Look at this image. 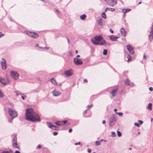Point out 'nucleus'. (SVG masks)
I'll return each instance as SVG.
<instances>
[{
  "label": "nucleus",
  "mask_w": 153,
  "mask_h": 153,
  "mask_svg": "<svg viewBox=\"0 0 153 153\" xmlns=\"http://www.w3.org/2000/svg\"><path fill=\"white\" fill-rule=\"evenodd\" d=\"M41 145H39L37 146V147H36V148L37 149H38V148H39V149H40L41 148Z\"/></svg>",
  "instance_id": "8fccbe9b"
},
{
  "label": "nucleus",
  "mask_w": 153,
  "mask_h": 153,
  "mask_svg": "<svg viewBox=\"0 0 153 153\" xmlns=\"http://www.w3.org/2000/svg\"><path fill=\"white\" fill-rule=\"evenodd\" d=\"M53 134L55 136L58 133L56 132H54Z\"/></svg>",
  "instance_id": "49530a36"
},
{
  "label": "nucleus",
  "mask_w": 153,
  "mask_h": 153,
  "mask_svg": "<svg viewBox=\"0 0 153 153\" xmlns=\"http://www.w3.org/2000/svg\"><path fill=\"white\" fill-rule=\"evenodd\" d=\"M40 48H45L46 50H48L49 49V48L48 47H45V48L43 47H40Z\"/></svg>",
  "instance_id": "a18cd8bd"
},
{
  "label": "nucleus",
  "mask_w": 153,
  "mask_h": 153,
  "mask_svg": "<svg viewBox=\"0 0 153 153\" xmlns=\"http://www.w3.org/2000/svg\"><path fill=\"white\" fill-rule=\"evenodd\" d=\"M103 140H103V139H101V140L100 141H100V143H101V142L103 141Z\"/></svg>",
  "instance_id": "e2e57ef3"
},
{
  "label": "nucleus",
  "mask_w": 153,
  "mask_h": 153,
  "mask_svg": "<svg viewBox=\"0 0 153 153\" xmlns=\"http://www.w3.org/2000/svg\"><path fill=\"white\" fill-rule=\"evenodd\" d=\"M84 81L85 82H88L87 80L86 79H84Z\"/></svg>",
  "instance_id": "bf43d9fd"
},
{
  "label": "nucleus",
  "mask_w": 153,
  "mask_h": 153,
  "mask_svg": "<svg viewBox=\"0 0 153 153\" xmlns=\"http://www.w3.org/2000/svg\"><path fill=\"white\" fill-rule=\"evenodd\" d=\"M4 34L3 33L1 32H0V38L2 37Z\"/></svg>",
  "instance_id": "79ce46f5"
},
{
  "label": "nucleus",
  "mask_w": 153,
  "mask_h": 153,
  "mask_svg": "<svg viewBox=\"0 0 153 153\" xmlns=\"http://www.w3.org/2000/svg\"><path fill=\"white\" fill-rule=\"evenodd\" d=\"M67 40L68 43H69V40L68 38H67Z\"/></svg>",
  "instance_id": "69168bd1"
},
{
  "label": "nucleus",
  "mask_w": 153,
  "mask_h": 153,
  "mask_svg": "<svg viewBox=\"0 0 153 153\" xmlns=\"http://www.w3.org/2000/svg\"><path fill=\"white\" fill-rule=\"evenodd\" d=\"M116 114H118L119 116H121L123 114V113L122 112H115Z\"/></svg>",
  "instance_id": "58836bf2"
},
{
  "label": "nucleus",
  "mask_w": 153,
  "mask_h": 153,
  "mask_svg": "<svg viewBox=\"0 0 153 153\" xmlns=\"http://www.w3.org/2000/svg\"><path fill=\"white\" fill-rule=\"evenodd\" d=\"M126 48L128 51L131 54H133L134 53L133 48L130 45H127L126 46Z\"/></svg>",
  "instance_id": "ddd939ff"
},
{
  "label": "nucleus",
  "mask_w": 153,
  "mask_h": 153,
  "mask_svg": "<svg viewBox=\"0 0 153 153\" xmlns=\"http://www.w3.org/2000/svg\"><path fill=\"white\" fill-rule=\"evenodd\" d=\"M64 74L66 77H68L73 74L72 70L70 69L64 72Z\"/></svg>",
  "instance_id": "1a4fd4ad"
},
{
  "label": "nucleus",
  "mask_w": 153,
  "mask_h": 153,
  "mask_svg": "<svg viewBox=\"0 0 153 153\" xmlns=\"http://www.w3.org/2000/svg\"><path fill=\"white\" fill-rule=\"evenodd\" d=\"M97 21L99 25L100 26H102V19L100 17L98 18Z\"/></svg>",
  "instance_id": "f3484780"
},
{
  "label": "nucleus",
  "mask_w": 153,
  "mask_h": 153,
  "mask_svg": "<svg viewBox=\"0 0 153 153\" xmlns=\"http://www.w3.org/2000/svg\"><path fill=\"white\" fill-rule=\"evenodd\" d=\"M138 122L141 124H142L143 123V121L141 120H138Z\"/></svg>",
  "instance_id": "603ef678"
},
{
  "label": "nucleus",
  "mask_w": 153,
  "mask_h": 153,
  "mask_svg": "<svg viewBox=\"0 0 153 153\" xmlns=\"http://www.w3.org/2000/svg\"><path fill=\"white\" fill-rule=\"evenodd\" d=\"M120 31L122 36L125 37L126 36V31L124 28H122L120 30Z\"/></svg>",
  "instance_id": "dca6fc26"
},
{
  "label": "nucleus",
  "mask_w": 153,
  "mask_h": 153,
  "mask_svg": "<svg viewBox=\"0 0 153 153\" xmlns=\"http://www.w3.org/2000/svg\"><path fill=\"white\" fill-rule=\"evenodd\" d=\"M131 10V9L129 8H127L126 9L123 8L122 9V11L124 13H126L127 12H129Z\"/></svg>",
  "instance_id": "5701e85b"
},
{
  "label": "nucleus",
  "mask_w": 153,
  "mask_h": 153,
  "mask_svg": "<svg viewBox=\"0 0 153 153\" xmlns=\"http://www.w3.org/2000/svg\"><path fill=\"white\" fill-rule=\"evenodd\" d=\"M117 135L118 137H120L122 135L120 131H117Z\"/></svg>",
  "instance_id": "e433bc0d"
},
{
  "label": "nucleus",
  "mask_w": 153,
  "mask_h": 153,
  "mask_svg": "<svg viewBox=\"0 0 153 153\" xmlns=\"http://www.w3.org/2000/svg\"><path fill=\"white\" fill-rule=\"evenodd\" d=\"M8 110L9 114L11 118V119L9 120L8 121L11 123L12 122L13 119L17 116L18 114L17 112L10 108H8Z\"/></svg>",
  "instance_id": "f03ea898"
},
{
  "label": "nucleus",
  "mask_w": 153,
  "mask_h": 153,
  "mask_svg": "<svg viewBox=\"0 0 153 153\" xmlns=\"http://www.w3.org/2000/svg\"><path fill=\"white\" fill-rule=\"evenodd\" d=\"M102 17L104 19L106 18V16L105 12H103L101 15Z\"/></svg>",
  "instance_id": "2f4dec72"
},
{
  "label": "nucleus",
  "mask_w": 153,
  "mask_h": 153,
  "mask_svg": "<svg viewBox=\"0 0 153 153\" xmlns=\"http://www.w3.org/2000/svg\"><path fill=\"white\" fill-rule=\"evenodd\" d=\"M39 46V45L38 44H37L36 45L35 47H38Z\"/></svg>",
  "instance_id": "338daca9"
},
{
  "label": "nucleus",
  "mask_w": 153,
  "mask_h": 153,
  "mask_svg": "<svg viewBox=\"0 0 153 153\" xmlns=\"http://www.w3.org/2000/svg\"><path fill=\"white\" fill-rule=\"evenodd\" d=\"M111 88H112V89L110 93L113 97H114L115 96L117 91L118 89V87L115 86L113 87H111Z\"/></svg>",
  "instance_id": "423d86ee"
},
{
  "label": "nucleus",
  "mask_w": 153,
  "mask_h": 153,
  "mask_svg": "<svg viewBox=\"0 0 153 153\" xmlns=\"http://www.w3.org/2000/svg\"><path fill=\"white\" fill-rule=\"evenodd\" d=\"M108 4L110 6L113 7L117 3V0H105Z\"/></svg>",
  "instance_id": "0eeeda50"
},
{
  "label": "nucleus",
  "mask_w": 153,
  "mask_h": 153,
  "mask_svg": "<svg viewBox=\"0 0 153 153\" xmlns=\"http://www.w3.org/2000/svg\"><path fill=\"white\" fill-rule=\"evenodd\" d=\"M125 84L128 85H130V81L128 79H126L125 81Z\"/></svg>",
  "instance_id": "cd10ccee"
},
{
  "label": "nucleus",
  "mask_w": 153,
  "mask_h": 153,
  "mask_svg": "<svg viewBox=\"0 0 153 153\" xmlns=\"http://www.w3.org/2000/svg\"><path fill=\"white\" fill-rule=\"evenodd\" d=\"M22 98L23 100H24L25 99V97L22 96Z\"/></svg>",
  "instance_id": "13d9d810"
},
{
  "label": "nucleus",
  "mask_w": 153,
  "mask_h": 153,
  "mask_svg": "<svg viewBox=\"0 0 153 153\" xmlns=\"http://www.w3.org/2000/svg\"><path fill=\"white\" fill-rule=\"evenodd\" d=\"M105 120H103L102 121V124H105Z\"/></svg>",
  "instance_id": "680f3d73"
},
{
  "label": "nucleus",
  "mask_w": 153,
  "mask_h": 153,
  "mask_svg": "<svg viewBox=\"0 0 153 153\" xmlns=\"http://www.w3.org/2000/svg\"><path fill=\"white\" fill-rule=\"evenodd\" d=\"M54 128H52L53 130H57L59 128V127H57L56 126V127H54Z\"/></svg>",
  "instance_id": "de8ad7c7"
},
{
  "label": "nucleus",
  "mask_w": 153,
  "mask_h": 153,
  "mask_svg": "<svg viewBox=\"0 0 153 153\" xmlns=\"http://www.w3.org/2000/svg\"><path fill=\"white\" fill-rule=\"evenodd\" d=\"M110 31L111 33H113L114 32V31L111 29H110Z\"/></svg>",
  "instance_id": "5fc2aeb1"
},
{
  "label": "nucleus",
  "mask_w": 153,
  "mask_h": 153,
  "mask_svg": "<svg viewBox=\"0 0 153 153\" xmlns=\"http://www.w3.org/2000/svg\"><path fill=\"white\" fill-rule=\"evenodd\" d=\"M1 153H13V151L11 150H10L9 151H3Z\"/></svg>",
  "instance_id": "7c9ffc66"
},
{
  "label": "nucleus",
  "mask_w": 153,
  "mask_h": 153,
  "mask_svg": "<svg viewBox=\"0 0 153 153\" xmlns=\"http://www.w3.org/2000/svg\"><path fill=\"white\" fill-rule=\"evenodd\" d=\"M152 104L151 103H149L148 104L147 108L149 110L151 111L152 110Z\"/></svg>",
  "instance_id": "a878e982"
},
{
  "label": "nucleus",
  "mask_w": 153,
  "mask_h": 153,
  "mask_svg": "<svg viewBox=\"0 0 153 153\" xmlns=\"http://www.w3.org/2000/svg\"><path fill=\"white\" fill-rule=\"evenodd\" d=\"M13 136V138L12 140L13 143H17V135L16 134H14L12 135Z\"/></svg>",
  "instance_id": "6ab92c4d"
},
{
  "label": "nucleus",
  "mask_w": 153,
  "mask_h": 153,
  "mask_svg": "<svg viewBox=\"0 0 153 153\" xmlns=\"http://www.w3.org/2000/svg\"><path fill=\"white\" fill-rule=\"evenodd\" d=\"M53 95L54 96L57 97L61 94V93L60 91L54 90L52 92Z\"/></svg>",
  "instance_id": "4468645a"
},
{
  "label": "nucleus",
  "mask_w": 153,
  "mask_h": 153,
  "mask_svg": "<svg viewBox=\"0 0 153 153\" xmlns=\"http://www.w3.org/2000/svg\"><path fill=\"white\" fill-rule=\"evenodd\" d=\"M93 105L92 104L88 105L87 106V107L89 108H91L92 106Z\"/></svg>",
  "instance_id": "c03bdc74"
},
{
  "label": "nucleus",
  "mask_w": 153,
  "mask_h": 153,
  "mask_svg": "<svg viewBox=\"0 0 153 153\" xmlns=\"http://www.w3.org/2000/svg\"><path fill=\"white\" fill-rule=\"evenodd\" d=\"M25 118L28 121L32 122H40L41 119L39 115L33 111L32 108L27 109L26 111Z\"/></svg>",
  "instance_id": "f257e3e1"
},
{
  "label": "nucleus",
  "mask_w": 153,
  "mask_h": 153,
  "mask_svg": "<svg viewBox=\"0 0 153 153\" xmlns=\"http://www.w3.org/2000/svg\"><path fill=\"white\" fill-rule=\"evenodd\" d=\"M101 143L99 141H97L95 142V144L96 146H99L100 145Z\"/></svg>",
  "instance_id": "72a5a7b5"
},
{
  "label": "nucleus",
  "mask_w": 153,
  "mask_h": 153,
  "mask_svg": "<svg viewBox=\"0 0 153 153\" xmlns=\"http://www.w3.org/2000/svg\"><path fill=\"white\" fill-rule=\"evenodd\" d=\"M25 33L30 37L34 39H36L39 37V35L35 32H33L29 31H26Z\"/></svg>",
  "instance_id": "7ed1b4c3"
},
{
  "label": "nucleus",
  "mask_w": 153,
  "mask_h": 153,
  "mask_svg": "<svg viewBox=\"0 0 153 153\" xmlns=\"http://www.w3.org/2000/svg\"><path fill=\"white\" fill-rule=\"evenodd\" d=\"M15 92L16 94V95L17 96H18L19 94L22 95L23 94L22 93H21L18 91H15Z\"/></svg>",
  "instance_id": "473e14b6"
},
{
  "label": "nucleus",
  "mask_w": 153,
  "mask_h": 153,
  "mask_svg": "<svg viewBox=\"0 0 153 153\" xmlns=\"http://www.w3.org/2000/svg\"><path fill=\"white\" fill-rule=\"evenodd\" d=\"M55 124L57 126H60L62 125V122L61 121H57L55 123Z\"/></svg>",
  "instance_id": "bb28decb"
},
{
  "label": "nucleus",
  "mask_w": 153,
  "mask_h": 153,
  "mask_svg": "<svg viewBox=\"0 0 153 153\" xmlns=\"http://www.w3.org/2000/svg\"><path fill=\"white\" fill-rule=\"evenodd\" d=\"M46 124L48 127L50 128H52V127H56V126L53 125L50 122H47Z\"/></svg>",
  "instance_id": "412c9836"
},
{
  "label": "nucleus",
  "mask_w": 153,
  "mask_h": 153,
  "mask_svg": "<svg viewBox=\"0 0 153 153\" xmlns=\"http://www.w3.org/2000/svg\"><path fill=\"white\" fill-rule=\"evenodd\" d=\"M12 145L13 147L19 149L20 148L19 146L18 145L17 143H13Z\"/></svg>",
  "instance_id": "393cba45"
},
{
  "label": "nucleus",
  "mask_w": 153,
  "mask_h": 153,
  "mask_svg": "<svg viewBox=\"0 0 153 153\" xmlns=\"http://www.w3.org/2000/svg\"><path fill=\"white\" fill-rule=\"evenodd\" d=\"M51 82L54 85L56 84V80L53 78H52L51 79Z\"/></svg>",
  "instance_id": "c756f323"
},
{
  "label": "nucleus",
  "mask_w": 153,
  "mask_h": 153,
  "mask_svg": "<svg viewBox=\"0 0 153 153\" xmlns=\"http://www.w3.org/2000/svg\"><path fill=\"white\" fill-rule=\"evenodd\" d=\"M106 44V41L103 40V41L102 42H99V45H105Z\"/></svg>",
  "instance_id": "b1692460"
},
{
  "label": "nucleus",
  "mask_w": 153,
  "mask_h": 153,
  "mask_svg": "<svg viewBox=\"0 0 153 153\" xmlns=\"http://www.w3.org/2000/svg\"><path fill=\"white\" fill-rule=\"evenodd\" d=\"M91 150L90 149H88V153H90L91 152Z\"/></svg>",
  "instance_id": "3c124183"
},
{
  "label": "nucleus",
  "mask_w": 153,
  "mask_h": 153,
  "mask_svg": "<svg viewBox=\"0 0 153 153\" xmlns=\"http://www.w3.org/2000/svg\"><path fill=\"white\" fill-rule=\"evenodd\" d=\"M117 120V118L114 115H112L110 119L109 125L110 127H112L114 125Z\"/></svg>",
  "instance_id": "20e7f679"
},
{
  "label": "nucleus",
  "mask_w": 153,
  "mask_h": 153,
  "mask_svg": "<svg viewBox=\"0 0 153 153\" xmlns=\"http://www.w3.org/2000/svg\"><path fill=\"white\" fill-rule=\"evenodd\" d=\"M75 145H80L81 146H82V145H81V142H79L77 143H75V144H74Z\"/></svg>",
  "instance_id": "a19ab883"
},
{
  "label": "nucleus",
  "mask_w": 153,
  "mask_h": 153,
  "mask_svg": "<svg viewBox=\"0 0 153 153\" xmlns=\"http://www.w3.org/2000/svg\"><path fill=\"white\" fill-rule=\"evenodd\" d=\"M80 57V55H78L76 56V58L79 57Z\"/></svg>",
  "instance_id": "0e129e2a"
},
{
  "label": "nucleus",
  "mask_w": 153,
  "mask_h": 153,
  "mask_svg": "<svg viewBox=\"0 0 153 153\" xmlns=\"http://www.w3.org/2000/svg\"><path fill=\"white\" fill-rule=\"evenodd\" d=\"M108 10H110L111 12H113L115 10V9L113 8H110L107 7L105 9V12L107 11Z\"/></svg>",
  "instance_id": "4be33fe9"
},
{
  "label": "nucleus",
  "mask_w": 153,
  "mask_h": 153,
  "mask_svg": "<svg viewBox=\"0 0 153 153\" xmlns=\"http://www.w3.org/2000/svg\"><path fill=\"white\" fill-rule=\"evenodd\" d=\"M103 39L101 35H99L98 36H96L94 37V39L96 41L99 42L101 41Z\"/></svg>",
  "instance_id": "2eb2a0df"
},
{
  "label": "nucleus",
  "mask_w": 153,
  "mask_h": 153,
  "mask_svg": "<svg viewBox=\"0 0 153 153\" xmlns=\"http://www.w3.org/2000/svg\"><path fill=\"white\" fill-rule=\"evenodd\" d=\"M151 30L150 32V34L149 35V39L150 42H151L153 38V24L151 27Z\"/></svg>",
  "instance_id": "9b49d317"
},
{
  "label": "nucleus",
  "mask_w": 153,
  "mask_h": 153,
  "mask_svg": "<svg viewBox=\"0 0 153 153\" xmlns=\"http://www.w3.org/2000/svg\"><path fill=\"white\" fill-rule=\"evenodd\" d=\"M74 62L75 64L77 65H81L83 63L82 62L81 60L77 58H74Z\"/></svg>",
  "instance_id": "9d476101"
},
{
  "label": "nucleus",
  "mask_w": 153,
  "mask_h": 153,
  "mask_svg": "<svg viewBox=\"0 0 153 153\" xmlns=\"http://www.w3.org/2000/svg\"><path fill=\"white\" fill-rule=\"evenodd\" d=\"M1 64L2 68L3 70H5L7 68L6 64V61L4 58L2 59V61L1 62Z\"/></svg>",
  "instance_id": "f8f14e48"
},
{
  "label": "nucleus",
  "mask_w": 153,
  "mask_h": 153,
  "mask_svg": "<svg viewBox=\"0 0 153 153\" xmlns=\"http://www.w3.org/2000/svg\"><path fill=\"white\" fill-rule=\"evenodd\" d=\"M107 50L106 49H104L103 52V54L104 55H106L107 53Z\"/></svg>",
  "instance_id": "f704fd0d"
},
{
  "label": "nucleus",
  "mask_w": 153,
  "mask_h": 153,
  "mask_svg": "<svg viewBox=\"0 0 153 153\" xmlns=\"http://www.w3.org/2000/svg\"><path fill=\"white\" fill-rule=\"evenodd\" d=\"M86 15L85 14H83L80 16V18L81 20H84L86 17Z\"/></svg>",
  "instance_id": "c85d7f7f"
},
{
  "label": "nucleus",
  "mask_w": 153,
  "mask_h": 153,
  "mask_svg": "<svg viewBox=\"0 0 153 153\" xmlns=\"http://www.w3.org/2000/svg\"><path fill=\"white\" fill-rule=\"evenodd\" d=\"M0 82L3 85H6L9 83L10 80L8 78H4L0 76Z\"/></svg>",
  "instance_id": "39448f33"
},
{
  "label": "nucleus",
  "mask_w": 153,
  "mask_h": 153,
  "mask_svg": "<svg viewBox=\"0 0 153 153\" xmlns=\"http://www.w3.org/2000/svg\"><path fill=\"white\" fill-rule=\"evenodd\" d=\"M88 109V108L84 112H83V114H86L87 112V111Z\"/></svg>",
  "instance_id": "864d4df0"
},
{
  "label": "nucleus",
  "mask_w": 153,
  "mask_h": 153,
  "mask_svg": "<svg viewBox=\"0 0 153 153\" xmlns=\"http://www.w3.org/2000/svg\"><path fill=\"white\" fill-rule=\"evenodd\" d=\"M91 41L94 45H99V42L98 41H96L93 39H92Z\"/></svg>",
  "instance_id": "aec40b11"
},
{
  "label": "nucleus",
  "mask_w": 153,
  "mask_h": 153,
  "mask_svg": "<svg viewBox=\"0 0 153 153\" xmlns=\"http://www.w3.org/2000/svg\"><path fill=\"white\" fill-rule=\"evenodd\" d=\"M118 38H119L118 37L115 36L114 35H111L110 37V40L113 41H117V39Z\"/></svg>",
  "instance_id": "a211bd4d"
},
{
  "label": "nucleus",
  "mask_w": 153,
  "mask_h": 153,
  "mask_svg": "<svg viewBox=\"0 0 153 153\" xmlns=\"http://www.w3.org/2000/svg\"><path fill=\"white\" fill-rule=\"evenodd\" d=\"M15 153H20V152L18 150H16L15 151Z\"/></svg>",
  "instance_id": "4d7b16f0"
},
{
  "label": "nucleus",
  "mask_w": 153,
  "mask_h": 153,
  "mask_svg": "<svg viewBox=\"0 0 153 153\" xmlns=\"http://www.w3.org/2000/svg\"><path fill=\"white\" fill-rule=\"evenodd\" d=\"M149 89L150 91H152L153 90V88L152 87H149Z\"/></svg>",
  "instance_id": "09e8293b"
},
{
  "label": "nucleus",
  "mask_w": 153,
  "mask_h": 153,
  "mask_svg": "<svg viewBox=\"0 0 153 153\" xmlns=\"http://www.w3.org/2000/svg\"><path fill=\"white\" fill-rule=\"evenodd\" d=\"M72 130V128H70L69 130V133H71Z\"/></svg>",
  "instance_id": "6e6d98bb"
},
{
  "label": "nucleus",
  "mask_w": 153,
  "mask_h": 153,
  "mask_svg": "<svg viewBox=\"0 0 153 153\" xmlns=\"http://www.w3.org/2000/svg\"><path fill=\"white\" fill-rule=\"evenodd\" d=\"M10 74L13 78L15 80H16L19 78V74L16 72L10 71Z\"/></svg>",
  "instance_id": "6e6552de"
},
{
  "label": "nucleus",
  "mask_w": 153,
  "mask_h": 153,
  "mask_svg": "<svg viewBox=\"0 0 153 153\" xmlns=\"http://www.w3.org/2000/svg\"><path fill=\"white\" fill-rule=\"evenodd\" d=\"M127 58L128 59L127 62H128L129 60H130L131 59V56L129 55H127Z\"/></svg>",
  "instance_id": "c9c22d12"
},
{
  "label": "nucleus",
  "mask_w": 153,
  "mask_h": 153,
  "mask_svg": "<svg viewBox=\"0 0 153 153\" xmlns=\"http://www.w3.org/2000/svg\"><path fill=\"white\" fill-rule=\"evenodd\" d=\"M134 125L138 127H139L140 126V124L137 123H135L134 124Z\"/></svg>",
  "instance_id": "37998d69"
},
{
  "label": "nucleus",
  "mask_w": 153,
  "mask_h": 153,
  "mask_svg": "<svg viewBox=\"0 0 153 153\" xmlns=\"http://www.w3.org/2000/svg\"><path fill=\"white\" fill-rule=\"evenodd\" d=\"M114 111L115 112H116V111H117V109L115 108V109H114Z\"/></svg>",
  "instance_id": "774afa93"
},
{
  "label": "nucleus",
  "mask_w": 153,
  "mask_h": 153,
  "mask_svg": "<svg viewBox=\"0 0 153 153\" xmlns=\"http://www.w3.org/2000/svg\"><path fill=\"white\" fill-rule=\"evenodd\" d=\"M146 56L145 55V53L143 55V58L144 59H146Z\"/></svg>",
  "instance_id": "052dcab7"
},
{
  "label": "nucleus",
  "mask_w": 153,
  "mask_h": 153,
  "mask_svg": "<svg viewBox=\"0 0 153 153\" xmlns=\"http://www.w3.org/2000/svg\"><path fill=\"white\" fill-rule=\"evenodd\" d=\"M111 135L113 137H115L116 136L115 132L114 131H112L111 132Z\"/></svg>",
  "instance_id": "4c0bfd02"
},
{
  "label": "nucleus",
  "mask_w": 153,
  "mask_h": 153,
  "mask_svg": "<svg viewBox=\"0 0 153 153\" xmlns=\"http://www.w3.org/2000/svg\"><path fill=\"white\" fill-rule=\"evenodd\" d=\"M62 122V125L65 124L67 122V120H64L63 121H61Z\"/></svg>",
  "instance_id": "ea45409f"
}]
</instances>
